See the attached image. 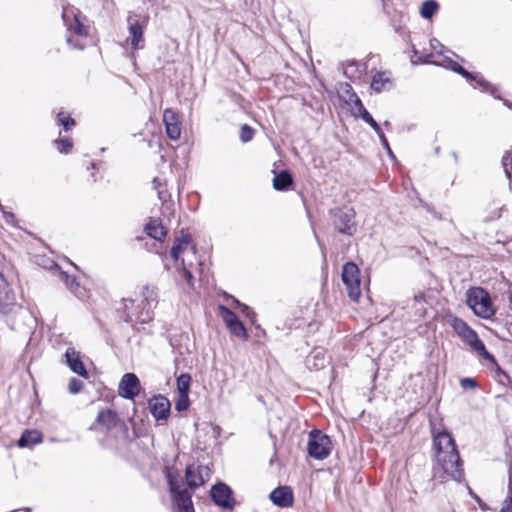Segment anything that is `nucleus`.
I'll return each mask as SVG.
<instances>
[{
	"mask_svg": "<svg viewBox=\"0 0 512 512\" xmlns=\"http://www.w3.org/2000/svg\"><path fill=\"white\" fill-rule=\"evenodd\" d=\"M431 432L437 464L452 479L461 481L464 476L463 463L452 435L446 430L437 432L434 425H431Z\"/></svg>",
	"mask_w": 512,
	"mask_h": 512,
	"instance_id": "nucleus-1",
	"label": "nucleus"
},
{
	"mask_svg": "<svg viewBox=\"0 0 512 512\" xmlns=\"http://www.w3.org/2000/svg\"><path fill=\"white\" fill-rule=\"evenodd\" d=\"M124 319L128 323H148L154 317L158 305V289L152 285L142 288L141 299H123Z\"/></svg>",
	"mask_w": 512,
	"mask_h": 512,
	"instance_id": "nucleus-2",
	"label": "nucleus"
},
{
	"mask_svg": "<svg viewBox=\"0 0 512 512\" xmlns=\"http://www.w3.org/2000/svg\"><path fill=\"white\" fill-rule=\"evenodd\" d=\"M170 255L177 263L180 262L177 269L188 286L193 288L194 283L191 268L193 266V260L196 259V249L192 244L191 237L189 235L177 237L171 248Z\"/></svg>",
	"mask_w": 512,
	"mask_h": 512,
	"instance_id": "nucleus-3",
	"label": "nucleus"
},
{
	"mask_svg": "<svg viewBox=\"0 0 512 512\" xmlns=\"http://www.w3.org/2000/svg\"><path fill=\"white\" fill-rule=\"evenodd\" d=\"M62 18L67 27V43L72 48L84 49L89 34V26L85 24L86 17L74 7H65L63 8Z\"/></svg>",
	"mask_w": 512,
	"mask_h": 512,
	"instance_id": "nucleus-4",
	"label": "nucleus"
},
{
	"mask_svg": "<svg viewBox=\"0 0 512 512\" xmlns=\"http://www.w3.org/2000/svg\"><path fill=\"white\" fill-rule=\"evenodd\" d=\"M430 47L437 54L444 56L442 62L438 63V65H441L447 69L454 71L455 73L460 74L470 82H476V86L481 88L482 91L494 94V87L488 81H486L479 73L468 72L458 62L454 61L450 56L445 55V53H449L453 56H456L455 53L446 49L445 46L439 40L435 38L431 39Z\"/></svg>",
	"mask_w": 512,
	"mask_h": 512,
	"instance_id": "nucleus-5",
	"label": "nucleus"
},
{
	"mask_svg": "<svg viewBox=\"0 0 512 512\" xmlns=\"http://www.w3.org/2000/svg\"><path fill=\"white\" fill-rule=\"evenodd\" d=\"M450 325L461 340L469 345L478 355L485 359H493V356L486 350L483 341L479 339L477 333L464 320L454 317Z\"/></svg>",
	"mask_w": 512,
	"mask_h": 512,
	"instance_id": "nucleus-6",
	"label": "nucleus"
},
{
	"mask_svg": "<svg viewBox=\"0 0 512 512\" xmlns=\"http://www.w3.org/2000/svg\"><path fill=\"white\" fill-rule=\"evenodd\" d=\"M467 305L475 315L483 319H489L495 314L491 298L483 288L474 287L467 291Z\"/></svg>",
	"mask_w": 512,
	"mask_h": 512,
	"instance_id": "nucleus-7",
	"label": "nucleus"
},
{
	"mask_svg": "<svg viewBox=\"0 0 512 512\" xmlns=\"http://www.w3.org/2000/svg\"><path fill=\"white\" fill-rule=\"evenodd\" d=\"M355 211L351 207L335 208L330 210L334 228L341 234L352 236L357 228L354 221Z\"/></svg>",
	"mask_w": 512,
	"mask_h": 512,
	"instance_id": "nucleus-8",
	"label": "nucleus"
},
{
	"mask_svg": "<svg viewBox=\"0 0 512 512\" xmlns=\"http://www.w3.org/2000/svg\"><path fill=\"white\" fill-rule=\"evenodd\" d=\"M307 449L310 457L323 460L330 455L332 442L330 438L320 430H312L309 433Z\"/></svg>",
	"mask_w": 512,
	"mask_h": 512,
	"instance_id": "nucleus-9",
	"label": "nucleus"
},
{
	"mask_svg": "<svg viewBox=\"0 0 512 512\" xmlns=\"http://www.w3.org/2000/svg\"><path fill=\"white\" fill-rule=\"evenodd\" d=\"M360 271L353 262H347L342 269V281L351 300L357 301L361 295Z\"/></svg>",
	"mask_w": 512,
	"mask_h": 512,
	"instance_id": "nucleus-10",
	"label": "nucleus"
},
{
	"mask_svg": "<svg viewBox=\"0 0 512 512\" xmlns=\"http://www.w3.org/2000/svg\"><path fill=\"white\" fill-rule=\"evenodd\" d=\"M145 24L146 21L142 20L140 15L129 12L127 17V25L129 31L128 41H130L133 50H140L145 46V40L143 36Z\"/></svg>",
	"mask_w": 512,
	"mask_h": 512,
	"instance_id": "nucleus-11",
	"label": "nucleus"
},
{
	"mask_svg": "<svg viewBox=\"0 0 512 512\" xmlns=\"http://www.w3.org/2000/svg\"><path fill=\"white\" fill-rule=\"evenodd\" d=\"M211 469L206 465H188L185 471L187 485L191 489H196L205 484L210 479Z\"/></svg>",
	"mask_w": 512,
	"mask_h": 512,
	"instance_id": "nucleus-12",
	"label": "nucleus"
},
{
	"mask_svg": "<svg viewBox=\"0 0 512 512\" xmlns=\"http://www.w3.org/2000/svg\"><path fill=\"white\" fill-rule=\"evenodd\" d=\"M210 495L216 505L229 510L234 507L235 501L232 496V490L225 483L215 484L211 489Z\"/></svg>",
	"mask_w": 512,
	"mask_h": 512,
	"instance_id": "nucleus-13",
	"label": "nucleus"
},
{
	"mask_svg": "<svg viewBox=\"0 0 512 512\" xmlns=\"http://www.w3.org/2000/svg\"><path fill=\"white\" fill-rule=\"evenodd\" d=\"M140 391V381L134 373H126L120 380L118 393L126 399H134Z\"/></svg>",
	"mask_w": 512,
	"mask_h": 512,
	"instance_id": "nucleus-14",
	"label": "nucleus"
},
{
	"mask_svg": "<svg viewBox=\"0 0 512 512\" xmlns=\"http://www.w3.org/2000/svg\"><path fill=\"white\" fill-rule=\"evenodd\" d=\"M18 313H27L20 304L17 303L13 289L3 293L0 296V314L14 315Z\"/></svg>",
	"mask_w": 512,
	"mask_h": 512,
	"instance_id": "nucleus-15",
	"label": "nucleus"
},
{
	"mask_svg": "<svg viewBox=\"0 0 512 512\" xmlns=\"http://www.w3.org/2000/svg\"><path fill=\"white\" fill-rule=\"evenodd\" d=\"M170 407L169 400L162 395L155 396L149 400L150 412L157 421L168 419Z\"/></svg>",
	"mask_w": 512,
	"mask_h": 512,
	"instance_id": "nucleus-16",
	"label": "nucleus"
},
{
	"mask_svg": "<svg viewBox=\"0 0 512 512\" xmlns=\"http://www.w3.org/2000/svg\"><path fill=\"white\" fill-rule=\"evenodd\" d=\"M272 503L281 508L292 506L294 496L292 489L289 486H279L275 488L269 495Z\"/></svg>",
	"mask_w": 512,
	"mask_h": 512,
	"instance_id": "nucleus-17",
	"label": "nucleus"
},
{
	"mask_svg": "<svg viewBox=\"0 0 512 512\" xmlns=\"http://www.w3.org/2000/svg\"><path fill=\"white\" fill-rule=\"evenodd\" d=\"M163 122L166 134L171 140H178L181 136V123L179 122L175 112L166 109L163 113Z\"/></svg>",
	"mask_w": 512,
	"mask_h": 512,
	"instance_id": "nucleus-18",
	"label": "nucleus"
},
{
	"mask_svg": "<svg viewBox=\"0 0 512 512\" xmlns=\"http://www.w3.org/2000/svg\"><path fill=\"white\" fill-rule=\"evenodd\" d=\"M64 356L66 364L74 373L82 377L88 376V372L78 351H76L73 347H68Z\"/></svg>",
	"mask_w": 512,
	"mask_h": 512,
	"instance_id": "nucleus-19",
	"label": "nucleus"
},
{
	"mask_svg": "<svg viewBox=\"0 0 512 512\" xmlns=\"http://www.w3.org/2000/svg\"><path fill=\"white\" fill-rule=\"evenodd\" d=\"M341 98L347 104L352 113L355 115L358 113L362 108H364L360 98L357 96V94L353 91V88L350 84L345 83L341 85Z\"/></svg>",
	"mask_w": 512,
	"mask_h": 512,
	"instance_id": "nucleus-20",
	"label": "nucleus"
},
{
	"mask_svg": "<svg viewBox=\"0 0 512 512\" xmlns=\"http://www.w3.org/2000/svg\"><path fill=\"white\" fill-rule=\"evenodd\" d=\"M178 512H194L191 494L186 490L172 494Z\"/></svg>",
	"mask_w": 512,
	"mask_h": 512,
	"instance_id": "nucleus-21",
	"label": "nucleus"
},
{
	"mask_svg": "<svg viewBox=\"0 0 512 512\" xmlns=\"http://www.w3.org/2000/svg\"><path fill=\"white\" fill-rule=\"evenodd\" d=\"M42 441V433L38 430H25L19 438L17 445L21 448L32 447Z\"/></svg>",
	"mask_w": 512,
	"mask_h": 512,
	"instance_id": "nucleus-22",
	"label": "nucleus"
},
{
	"mask_svg": "<svg viewBox=\"0 0 512 512\" xmlns=\"http://www.w3.org/2000/svg\"><path fill=\"white\" fill-rule=\"evenodd\" d=\"M392 87V81L390 79V74L387 72H377L371 82V88L380 93L384 90H389Z\"/></svg>",
	"mask_w": 512,
	"mask_h": 512,
	"instance_id": "nucleus-23",
	"label": "nucleus"
},
{
	"mask_svg": "<svg viewBox=\"0 0 512 512\" xmlns=\"http://www.w3.org/2000/svg\"><path fill=\"white\" fill-rule=\"evenodd\" d=\"M117 422V413L110 409L100 411L97 416V423L105 430L114 428L117 425Z\"/></svg>",
	"mask_w": 512,
	"mask_h": 512,
	"instance_id": "nucleus-24",
	"label": "nucleus"
},
{
	"mask_svg": "<svg viewBox=\"0 0 512 512\" xmlns=\"http://www.w3.org/2000/svg\"><path fill=\"white\" fill-rule=\"evenodd\" d=\"M293 184V178L287 170L276 174L273 178V188L277 191H285Z\"/></svg>",
	"mask_w": 512,
	"mask_h": 512,
	"instance_id": "nucleus-25",
	"label": "nucleus"
},
{
	"mask_svg": "<svg viewBox=\"0 0 512 512\" xmlns=\"http://www.w3.org/2000/svg\"><path fill=\"white\" fill-rule=\"evenodd\" d=\"M145 231L148 236L158 241H162L166 235L164 227L157 220H152L146 224Z\"/></svg>",
	"mask_w": 512,
	"mask_h": 512,
	"instance_id": "nucleus-26",
	"label": "nucleus"
},
{
	"mask_svg": "<svg viewBox=\"0 0 512 512\" xmlns=\"http://www.w3.org/2000/svg\"><path fill=\"white\" fill-rule=\"evenodd\" d=\"M167 482L169 485V490L171 494L183 491L182 487V478L179 474L174 473L170 470L167 471Z\"/></svg>",
	"mask_w": 512,
	"mask_h": 512,
	"instance_id": "nucleus-27",
	"label": "nucleus"
},
{
	"mask_svg": "<svg viewBox=\"0 0 512 512\" xmlns=\"http://www.w3.org/2000/svg\"><path fill=\"white\" fill-rule=\"evenodd\" d=\"M438 9V4L434 0L425 1L420 9L421 16L425 19H430Z\"/></svg>",
	"mask_w": 512,
	"mask_h": 512,
	"instance_id": "nucleus-28",
	"label": "nucleus"
},
{
	"mask_svg": "<svg viewBox=\"0 0 512 512\" xmlns=\"http://www.w3.org/2000/svg\"><path fill=\"white\" fill-rule=\"evenodd\" d=\"M191 383V376L187 373H182L177 378L178 394H189Z\"/></svg>",
	"mask_w": 512,
	"mask_h": 512,
	"instance_id": "nucleus-29",
	"label": "nucleus"
},
{
	"mask_svg": "<svg viewBox=\"0 0 512 512\" xmlns=\"http://www.w3.org/2000/svg\"><path fill=\"white\" fill-rule=\"evenodd\" d=\"M56 122L57 125L62 126L65 131L71 130L76 125L75 120L65 112H59L57 114Z\"/></svg>",
	"mask_w": 512,
	"mask_h": 512,
	"instance_id": "nucleus-30",
	"label": "nucleus"
},
{
	"mask_svg": "<svg viewBox=\"0 0 512 512\" xmlns=\"http://www.w3.org/2000/svg\"><path fill=\"white\" fill-rule=\"evenodd\" d=\"M326 362L325 356L322 352H316L307 359V365L309 368L321 369L324 367Z\"/></svg>",
	"mask_w": 512,
	"mask_h": 512,
	"instance_id": "nucleus-31",
	"label": "nucleus"
},
{
	"mask_svg": "<svg viewBox=\"0 0 512 512\" xmlns=\"http://www.w3.org/2000/svg\"><path fill=\"white\" fill-rule=\"evenodd\" d=\"M219 311H220V315L227 327L236 323L237 321H239V318L237 317V315L229 308L221 305V306H219Z\"/></svg>",
	"mask_w": 512,
	"mask_h": 512,
	"instance_id": "nucleus-32",
	"label": "nucleus"
},
{
	"mask_svg": "<svg viewBox=\"0 0 512 512\" xmlns=\"http://www.w3.org/2000/svg\"><path fill=\"white\" fill-rule=\"evenodd\" d=\"M413 308H415V315L422 318L425 315V300L422 294L416 295L413 299Z\"/></svg>",
	"mask_w": 512,
	"mask_h": 512,
	"instance_id": "nucleus-33",
	"label": "nucleus"
},
{
	"mask_svg": "<svg viewBox=\"0 0 512 512\" xmlns=\"http://www.w3.org/2000/svg\"><path fill=\"white\" fill-rule=\"evenodd\" d=\"M229 331L238 338L247 339V331L243 323L239 320L227 327Z\"/></svg>",
	"mask_w": 512,
	"mask_h": 512,
	"instance_id": "nucleus-34",
	"label": "nucleus"
},
{
	"mask_svg": "<svg viewBox=\"0 0 512 512\" xmlns=\"http://www.w3.org/2000/svg\"><path fill=\"white\" fill-rule=\"evenodd\" d=\"M343 73L348 79L355 80L360 77L361 72L358 70V64L352 61L347 64Z\"/></svg>",
	"mask_w": 512,
	"mask_h": 512,
	"instance_id": "nucleus-35",
	"label": "nucleus"
},
{
	"mask_svg": "<svg viewBox=\"0 0 512 512\" xmlns=\"http://www.w3.org/2000/svg\"><path fill=\"white\" fill-rule=\"evenodd\" d=\"M57 150L60 153H68L72 148V140L69 137L60 138L54 141Z\"/></svg>",
	"mask_w": 512,
	"mask_h": 512,
	"instance_id": "nucleus-36",
	"label": "nucleus"
},
{
	"mask_svg": "<svg viewBox=\"0 0 512 512\" xmlns=\"http://www.w3.org/2000/svg\"><path fill=\"white\" fill-rule=\"evenodd\" d=\"M501 512H512V469L509 471L508 496Z\"/></svg>",
	"mask_w": 512,
	"mask_h": 512,
	"instance_id": "nucleus-37",
	"label": "nucleus"
},
{
	"mask_svg": "<svg viewBox=\"0 0 512 512\" xmlns=\"http://www.w3.org/2000/svg\"><path fill=\"white\" fill-rule=\"evenodd\" d=\"M189 394H178V399L175 402V409L179 412L185 411L189 407Z\"/></svg>",
	"mask_w": 512,
	"mask_h": 512,
	"instance_id": "nucleus-38",
	"label": "nucleus"
},
{
	"mask_svg": "<svg viewBox=\"0 0 512 512\" xmlns=\"http://www.w3.org/2000/svg\"><path fill=\"white\" fill-rule=\"evenodd\" d=\"M254 136V130L247 124L242 125L240 132V139L242 142L246 143L252 140Z\"/></svg>",
	"mask_w": 512,
	"mask_h": 512,
	"instance_id": "nucleus-39",
	"label": "nucleus"
},
{
	"mask_svg": "<svg viewBox=\"0 0 512 512\" xmlns=\"http://www.w3.org/2000/svg\"><path fill=\"white\" fill-rule=\"evenodd\" d=\"M354 116L362 118L363 121H365L367 124L370 125V127H377V122L373 119V117L370 115V113L364 108L360 110L358 113H356Z\"/></svg>",
	"mask_w": 512,
	"mask_h": 512,
	"instance_id": "nucleus-40",
	"label": "nucleus"
},
{
	"mask_svg": "<svg viewBox=\"0 0 512 512\" xmlns=\"http://www.w3.org/2000/svg\"><path fill=\"white\" fill-rule=\"evenodd\" d=\"M431 57H432V54H423V53H420L418 50L413 49L412 63H417V62L430 63Z\"/></svg>",
	"mask_w": 512,
	"mask_h": 512,
	"instance_id": "nucleus-41",
	"label": "nucleus"
},
{
	"mask_svg": "<svg viewBox=\"0 0 512 512\" xmlns=\"http://www.w3.org/2000/svg\"><path fill=\"white\" fill-rule=\"evenodd\" d=\"M83 388V382L77 378H71L68 384V390L71 394L79 393Z\"/></svg>",
	"mask_w": 512,
	"mask_h": 512,
	"instance_id": "nucleus-42",
	"label": "nucleus"
},
{
	"mask_svg": "<svg viewBox=\"0 0 512 512\" xmlns=\"http://www.w3.org/2000/svg\"><path fill=\"white\" fill-rule=\"evenodd\" d=\"M0 211L2 213V217L8 225L16 226V217L12 212L6 211L4 207L0 204Z\"/></svg>",
	"mask_w": 512,
	"mask_h": 512,
	"instance_id": "nucleus-43",
	"label": "nucleus"
},
{
	"mask_svg": "<svg viewBox=\"0 0 512 512\" xmlns=\"http://www.w3.org/2000/svg\"><path fill=\"white\" fill-rule=\"evenodd\" d=\"M460 385L463 389H474L477 387V382L473 378H463L460 381Z\"/></svg>",
	"mask_w": 512,
	"mask_h": 512,
	"instance_id": "nucleus-44",
	"label": "nucleus"
},
{
	"mask_svg": "<svg viewBox=\"0 0 512 512\" xmlns=\"http://www.w3.org/2000/svg\"><path fill=\"white\" fill-rule=\"evenodd\" d=\"M157 193L158 198L162 203H168L171 200V194L166 189H164V187L159 189Z\"/></svg>",
	"mask_w": 512,
	"mask_h": 512,
	"instance_id": "nucleus-45",
	"label": "nucleus"
},
{
	"mask_svg": "<svg viewBox=\"0 0 512 512\" xmlns=\"http://www.w3.org/2000/svg\"><path fill=\"white\" fill-rule=\"evenodd\" d=\"M11 286L7 282V280L4 278V276L0 273V296L3 295V293L11 290Z\"/></svg>",
	"mask_w": 512,
	"mask_h": 512,
	"instance_id": "nucleus-46",
	"label": "nucleus"
},
{
	"mask_svg": "<svg viewBox=\"0 0 512 512\" xmlns=\"http://www.w3.org/2000/svg\"><path fill=\"white\" fill-rule=\"evenodd\" d=\"M507 161H508V157L504 156L503 157V166H504L505 173H506L507 177L510 179L509 189L512 191V179H511V173H510V170L508 168V162Z\"/></svg>",
	"mask_w": 512,
	"mask_h": 512,
	"instance_id": "nucleus-47",
	"label": "nucleus"
},
{
	"mask_svg": "<svg viewBox=\"0 0 512 512\" xmlns=\"http://www.w3.org/2000/svg\"><path fill=\"white\" fill-rule=\"evenodd\" d=\"M66 285L71 291H74L75 287L78 286V283H76L75 278H70L68 275H66Z\"/></svg>",
	"mask_w": 512,
	"mask_h": 512,
	"instance_id": "nucleus-48",
	"label": "nucleus"
},
{
	"mask_svg": "<svg viewBox=\"0 0 512 512\" xmlns=\"http://www.w3.org/2000/svg\"><path fill=\"white\" fill-rule=\"evenodd\" d=\"M380 141H381L382 146L387 150V152L390 155H392V151H391V148L389 146L387 138L385 136H382V138H380Z\"/></svg>",
	"mask_w": 512,
	"mask_h": 512,
	"instance_id": "nucleus-49",
	"label": "nucleus"
},
{
	"mask_svg": "<svg viewBox=\"0 0 512 512\" xmlns=\"http://www.w3.org/2000/svg\"><path fill=\"white\" fill-rule=\"evenodd\" d=\"M153 186L154 188L158 191L159 189H162L164 187V185L161 183L160 179L159 178H154L153 179Z\"/></svg>",
	"mask_w": 512,
	"mask_h": 512,
	"instance_id": "nucleus-50",
	"label": "nucleus"
},
{
	"mask_svg": "<svg viewBox=\"0 0 512 512\" xmlns=\"http://www.w3.org/2000/svg\"><path fill=\"white\" fill-rule=\"evenodd\" d=\"M372 129L377 133V135L379 136V138H382V136H385L380 125L377 123V127L374 126L372 127Z\"/></svg>",
	"mask_w": 512,
	"mask_h": 512,
	"instance_id": "nucleus-51",
	"label": "nucleus"
},
{
	"mask_svg": "<svg viewBox=\"0 0 512 512\" xmlns=\"http://www.w3.org/2000/svg\"><path fill=\"white\" fill-rule=\"evenodd\" d=\"M372 129L377 133V135L379 136V138H382V136H385L380 125L377 123V127L374 126L372 127Z\"/></svg>",
	"mask_w": 512,
	"mask_h": 512,
	"instance_id": "nucleus-52",
	"label": "nucleus"
},
{
	"mask_svg": "<svg viewBox=\"0 0 512 512\" xmlns=\"http://www.w3.org/2000/svg\"><path fill=\"white\" fill-rule=\"evenodd\" d=\"M372 129L377 133V135L379 136V138H382V136H385L380 125L377 123V127L374 126L372 127Z\"/></svg>",
	"mask_w": 512,
	"mask_h": 512,
	"instance_id": "nucleus-53",
	"label": "nucleus"
},
{
	"mask_svg": "<svg viewBox=\"0 0 512 512\" xmlns=\"http://www.w3.org/2000/svg\"><path fill=\"white\" fill-rule=\"evenodd\" d=\"M498 375H499V381L501 383L504 382V379H508V375L504 371H501L500 369H498Z\"/></svg>",
	"mask_w": 512,
	"mask_h": 512,
	"instance_id": "nucleus-54",
	"label": "nucleus"
},
{
	"mask_svg": "<svg viewBox=\"0 0 512 512\" xmlns=\"http://www.w3.org/2000/svg\"><path fill=\"white\" fill-rule=\"evenodd\" d=\"M234 301L237 303V305L242 307V312L248 315V313L250 311V308L248 306L244 305V304H240V302L235 300V299H234Z\"/></svg>",
	"mask_w": 512,
	"mask_h": 512,
	"instance_id": "nucleus-55",
	"label": "nucleus"
},
{
	"mask_svg": "<svg viewBox=\"0 0 512 512\" xmlns=\"http://www.w3.org/2000/svg\"><path fill=\"white\" fill-rule=\"evenodd\" d=\"M452 155H453L454 160L457 161V159H458L457 154L455 152H453Z\"/></svg>",
	"mask_w": 512,
	"mask_h": 512,
	"instance_id": "nucleus-56",
	"label": "nucleus"
},
{
	"mask_svg": "<svg viewBox=\"0 0 512 512\" xmlns=\"http://www.w3.org/2000/svg\"><path fill=\"white\" fill-rule=\"evenodd\" d=\"M384 125H385V127H390V125H391V124H390V122H389V121H385V122H384Z\"/></svg>",
	"mask_w": 512,
	"mask_h": 512,
	"instance_id": "nucleus-57",
	"label": "nucleus"
},
{
	"mask_svg": "<svg viewBox=\"0 0 512 512\" xmlns=\"http://www.w3.org/2000/svg\"><path fill=\"white\" fill-rule=\"evenodd\" d=\"M201 266H202V263L198 262V268H199L200 271H201Z\"/></svg>",
	"mask_w": 512,
	"mask_h": 512,
	"instance_id": "nucleus-58",
	"label": "nucleus"
},
{
	"mask_svg": "<svg viewBox=\"0 0 512 512\" xmlns=\"http://www.w3.org/2000/svg\"><path fill=\"white\" fill-rule=\"evenodd\" d=\"M26 512H31V508H26Z\"/></svg>",
	"mask_w": 512,
	"mask_h": 512,
	"instance_id": "nucleus-59",
	"label": "nucleus"
}]
</instances>
